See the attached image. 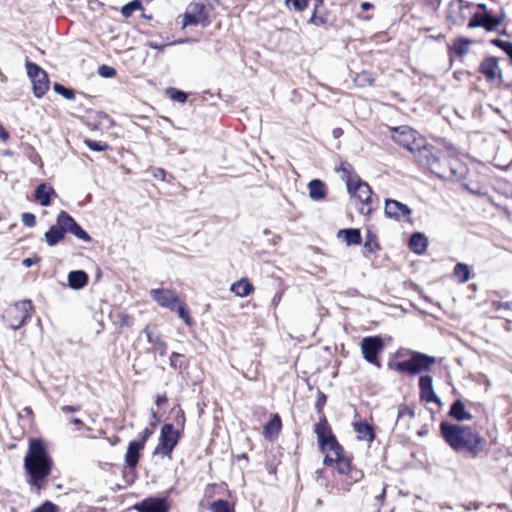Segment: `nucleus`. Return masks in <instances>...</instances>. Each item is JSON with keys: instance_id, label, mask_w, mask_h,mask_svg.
Instances as JSON below:
<instances>
[{"instance_id": "3c124183", "label": "nucleus", "mask_w": 512, "mask_h": 512, "mask_svg": "<svg viewBox=\"0 0 512 512\" xmlns=\"http://www.w3.org/2000/svg\"><path fill=\"white\" fill-rule=\"evenodd\" d=\"M182 358V355L179 354V353H172L171 357H170V363H171V366L176 368V367H180L181 366V363L179 362L180 359Z\"/></svg>"}, {"instance_id": "774afa93", "label": "nucleus", "mask_w": 512, "mask_h": 512, "mask_svg": "<svg viewBox=\"0 0 512 512\" xmlns=\"http://www.w3.org/2000/svg\"><path fill=\"white\" fill-rule=\"evenodd\" d=\"M144 332H145V334L147 335V338H148L149 342H152V339H151V335H150L149 329H148V328H146V329L144 330Z\"/></svg>"}, {"instance_id": "8fccbe9b", "label": "nucleus", "mask_w": 512, "mask_h": 512, "mask_svg": "<svg viewBox=\"0 0 512 512\" xmlns=\"http://www.w3.org/2000/svg\"><path fill=\"white\" fill-rule=\"evenodd\" d=\"M153 434V430L150 428H145L140 434H139V440L136 442H143V447H145L146 440Z\"/></svg>"}, {"instance_id": "e2e57ef3", "label": "nucleus", "mask_w": 512, "mask_h": 512, "mask_svg": "<svg viewBox=\"0 0 512 512\" xmlns=\"http://www.w3.org/2000/svg\"><path fill=\"white\" fill-rule=\"evenodd\" d=\"M281 297H282V294H281V293H277V294H275V295H274V297H273V300H272V301H273V303H274L275 305H277V304L280 302Z\"/></svg>"}, {"instance_id": "20e7f679", "label": "nucleus", "mask_w": 512, "mask_h": 512, "mask_svg": "<svg viewBox=\"0 0 512 512\" xmlns=\"http://www.w3.org/2000/svg\"><path fill=\"white\" fill-rule=\"evenodd\" d=\"M32 308L30 300L16 302L5 309L2 319L10 329L18 330L31 317Z\"/></svg>"}, {"instance_id": "680f3d73", "label": "nucleus", "mask_w": 512, "mask_h": 512, "mask_svg": "<svg viewBox=\"0 0 512 512\" xmlns=\"http://www.w3.org/2000/svg\"><path fill=\"white\" fill-rule=\"evenodd\" d=\"M343 130L341 128H334L332 131V135L335 139H338L342 136Z\"/></svg>"}, {"instance_id": "5701e85b", "label": "nucleus", "mask_w": 512, "mask_h": 512, "mask_svg": "<svg viewBox=\"0 0 512 512\" xmlns=\"http://www.w3.org/2000/svg\"><path fill=\"white\" fill-rule=\"evenodd\" d=\"M253 290V285L246 278L234 282L230 287V291L238 297H246L251 294Z\"/></svg>"}, {"instance_id": "aec40b11", "label": "nucleus", "mask_w": 512, "mask_h": 512, "mask_svg": "<svg viewBox=\"0 0 512 512\" xmlns=\"http://www.w3.org/2000/svg\"><path fill=\"white\" fill-rule=\"evenodd\" d=\"M51 196H56L55 190L45 183L40 184L35 190V198L42 206H49Z\"/></svg>"}, {"instance_id": "603ef678", "label": "nucleus", "mask_w": 512, "mask_h": 512, "mask_svg": "<svg viewBox=\"0 0 512 512\" xmlns=\"http://www.w3.org/2000/svg\"><path fill=\"white\" fill-rule=\"evenodd\" d=\"M492 306L495 310H501V309H510L511 304L509 302H500V301H494L492 302Z\"/></svg>"}, {"instance_id": "58836bf2", "label": "nucleus", "mask_w": 512, "mask_h": 512, "mask_svg": "<svg viewBox=\"0 0 512 512\" xmlns=\"http://www.w3.org/2000/svg\"><path fill=\"white\" fill-rule=\"evenodd\" d=\"M309 0H286L285 4L287 7H293L294 10L302 12L308 6Z\"/></svg>"}, {"instance_id": "f257e3e1", "label": "nucleus", "mask_w": 512, "mask_h": 512, "mask_svg": "<svg viewBox=\"0 0 512 512\" xmlns=\"http://www.w3.org/2000/svg\"><path fill=\"white\" fill-rule=\"evenodd\" d=\"M391 138L400 146L406 148L411 153L416 154L417 162L429 168L433 173L440 177L445 174L439 167L438 159L432 155L427 148L426 140L416 130L409 126H400L391 128Z\"/></svg>"}, {"instance_id": "f8f14e48", "label": "nucleus", "mask_w": 512, "mask_h": 512, "mask_svg": "<svg viewBox=\"0 0 512 512\" xmlns=\"http://www.w3.org/2000/svg\"><path fill=\"white\" fill-rule=\"evenodd\" d=\"M479 71L486 77L488 81L498 80L501 82L503 79L502 70L499 66V60L494 56H488L484 58L480 64Z\"/></svg>"}, {"instance_id": "1a4fd4ad", "label": "nucleus", "mask_w": 512, "mask_h": 512, "mask_svg": "<svg viewBox=\"0 0 512 512\" xmlns=\"http://www.w3.org/2000/svg\"><path fill=\"white\" fill-rule=\"evenodd\" d=\"M384 343L379 336H368L361 341L363 358L370 364L380 368L378 355L383 351Z\"/></svg>"}, {"instance_id": "9d476101", "label": "nucleus", "mask_w": 512, "mask_h": 512, "mask_svg": "<svg viewBox=\"0 0 512 512\" xmlns=\"http://www.w3.org/2000/svg\"><path fill=\"white\" fill-rule=\"evenodd\" d=\"M315 433L317 434L318 442L323 452H337L340 450V444L331 434L325 420L316 424Z\"/></svg>"}, {"instance_id": "72a5a7b5", "label": "nucleus", "mask_w": 512, "mask_h": 512, "mask_svg": "<svg viewBox=\"0 0 512 512\" xmlns=\"http://www.w3.org/2000/svg\"><path fill=\"white\" fill-rule=\"evenodd\" d=\"M175 310L177 311L179 317L185 322V324L190 326L191 323H192V320L190 318L189 310L187 308V305L183 301H181L179 299L178 303L176 304V309Z\"/></svg>"}, {"instance_id": "39448f33", "label": "nucleus", "mask_w": 512, "mask_h": 512, "mask_svg": "<svg viewBox=\"0 0 512 512\" xmlns=\"http://www.w3.org/2000/svg\"><path fill=\"white\" fill-rule=\"evenodd\" d=\"M435 363L436 359L434 357L420 352H413L411 359L400 361L396 364V370L415 375L429 370Z\"/></svg>"}, {"instance_id": "0eeeda50", "label": "nucleus", "mask_w": 512, "mask_h": 512, "mask_svg": "<svg viewBox=\"0 0 512 512\" xmlns=\"http://www.w3.org/2000/svg\"><path fill=\"white\" fill-rule=\"evenodd\" d=\"M179 433L172 424H165L161 428L159 442L153 454L155 456L171 458L172 451L178 443Z\"/></svg>"}, {"instance_id": "c756f323", "label": "nucleus", "mask_w": 512, "mask_h": 512, "mask_svg": "<svg viewBox=\"0 0 512 512\" xmlns=\"http://www.w3.org/2000/svg\"><path fill=\"white\" fill-rule=\"evenodd\" d=\"M347 245H358L361 243V234L358 229H343L338 232Z\"/></svg>"}, {"instance_id": "6e6552de", "label": "nucleus", "mask_w": 512, "mask_h": 512, "mask_svg": "<svg viewBox=\"0 0 512 512\" xmlns=\"http://www.w3.org/2000/svg\"><path fill=\"white\" fill-rule=\"evenodd\" d=\"M27 74L32 82L33 93L37 98L43 97L49 89L48 74L35 63L26 62Z\"/></svg>"}, {"instance_id": "69168bd1", "label": "nucleus", "mask_w": 512, "mask_h": 512, "mask_svg": "<svg viewBox=\"0 0 512 512\" xmlns=\"http://www.w3.org/2000/svg\"><path fill=\"white\" fill-rule=\"evenodd\" d=\"M372 7H373V6H372V4H371V3H369V2H363V3L361 4V8H362L363 10H369V9H371Z\"/></svg>"}, {"instance_id": "4c0bfd02", "label": "nucleus", "mask_w": 512, "mask_h": 512, "mask_svg": "<svg viewBox=\"0 0 512 512\" xmlns=\"http://www.w3.org/2000/svg\"><path fill=\"white\" fill-rule=\"evenodd\" d=\"M364 248L370 253H372L378 249V243L376 240V236L373 233H371L370 231H368L366 234Z\"/></svg>"}, {"instance_id": "13d9d810", "label": "nucleus", "mask_w": 512, "mask_h": 512, "mask_svg": "<svg viewBox=\"0 0 512 512\" xmlns=\"http://www.w3.org/2000/svg\"><path fill=\"white\" fill-rule=\"evenodd\" d=\"M155 402H156V405H157L158 407H160V406L164 405V404L167 402V397H166V395H165V394H163V395H157V397H156V401H155Z\"/></svg>"}, {"instance_id": "c03bdc74", "label": "nucleus", "mask_w": 512, "mask_h": 512, "mask_svg": "<svg viewBox=\"0 0 512 512\" xmlns=\"http://www.w3.org/2000/svg\"><path fill=\"white\" fill-rule=\"evenodd\" d=\"M98 73L102 77L111 78L116 75V70L113 67L101 65L98 69Z\"/></svg>"}, {"instance_id": "b1692460", "label": "nucleus", "mask_w": 512, "mask_h": 512, "mask_svg": "<svg viewBox=\"0 0 512 512\" xmlns=\"http://www.w3.org/2000/svg\"><path fill=\"white\" fill-rule=\"evenodd\" d=\"M450 416L458 421L471 420L472 415L466 411L465 405L461 400H457L451 406Z\"/></svg>"}, {"instance_id": "412c9836", "label": "nucleus", "mask_w": 512, "mask_h": 512, "mask_svg": "<svg viewBox=\"0 0 512 512\" xmlns=\"http://www.w3.org/2000/svg\"><path fill=\"white\" fill-rule=\"evenodd\" d=\"M68 283L72 289H82L88 283V275L82 270L71 271L68 274Z\"/></svg>"}, {"instance_id": "c85d7f7f", "label": "nucleus", "mask_w": 512, "mask_h": 512, "mask_svg": "<svg viewBox=\"0 0 512 512\" xmlns=\"http://www.w3.org/2000/svg\"><path fill=\"white\" fill-rule=\"evenodd\" d=\"M343 449L340 446V450L332 452L335 456V467L340 474H348L351 469L350 460L342 455Z\"/></svg>"}, {"instance_id": "37998d69", "label": "nucleus", "mask_w": 512, "mask_h": 512, "mask_svg": "<svg viewBox=\"0 0 512 512\" xmlns=\"http://www.w3.org/2000/svg\"><path fill=\"white\" fill-rule=\"evenodd\" d=\"M347 475H349V477L351 478V482L346 483L344 489L346 491H349L352 482H358L363 477V473L358 470H352V468H351L350 472Z\"/></svg>"}, {"instance_id": "79ce46f5", "label": "nucleus", "mask_w": 512, "mask_h": 512, "mask_svg": "<svg viewBox=\"0 0 512 512\" xmlns=\"http://www.w3.org/2000/svg\"><path fill=\"white\" fill-rule=\"evenodd\" d=\"M85 144L94 151H105L108 149V145L103 142H98L90 139L85 140Z\"/></svg>"}, {"instance_id": "423d86ee", "label": "nucleus", "mask_w": 512, "mask_h": 512, "mask_svg": "<svg viewBox=\"0 0 512 512\" xmlns=\"http://www.w3.org/2000/svg\"><path fill=\"white\" fill-rule=\"evenodd\" d=\"M348 193L353 199L359 201L362 206L359 212L363 215H369L373 211L372 189L360 178L347 188Z\"/></svg>"}, {"instance_id": "a18cd8bd", "label": "nucleus", "mask_w": 512, "mask_h": 512, "mask_svg": "<svg viewBox=\"0 0 512 512\" xmlns=\"http://www.w3.org/2000/svg\"><path fill=\"white\" fill-rule=\"evenodd\" d=\"M22 222L27 227H34L36 224V217L32 213H23L22 214Z\"/></svg>"}, {"instance_id": "6ab92c4d", "label": "nucleus", "mask_w": 512, "mask_h": 512, "mask_svg": "<svg viewBox=\"0 0 512 512\" xmlns=\"http://www.w3.org/2000/svg\"><path fill=\"white\" fill-rule=\"evenodd\" d=\"M309 197L314 201H321L327 195V187L324 182L319 179H313L308 183Z\"/></svg>"}, {"instance_id": "f704fd0d", "label": "nucleus", "mask_w": 512, "mask_h": 512, "mask_svg": "<svg viewBox=\"0 0 512 512\" xmlns=\"http://www.w3.org/2000/svg\"><path fill=\"white\" fill-rule=\"evenodd\" d=\"M211 512H234L230 503L226 500H217L210 505Z\"/></svg>"}, {"instance_id": "bf43d9fd", "label": "nucleus", "mask_w": 512, "mask_h": 512, "mask_svg": "<svg viewBox=\"0 0 512 512\" xmlns=\"http://www.w3.org/2000/svg\"><path fill=\"white\" fill-rule=\"evenodd\" d=\"M0 139L3 141H7L9 139V133L0 123Z\"/></svg>"}, {"instance_id": "a878e982", "label": "nucleus", "mask_w": 512, "mask_h": 512, "mask_svg": "<svg viewBox=\"0 0 512 512\" xmlns=\"http://www.w3.org/2000/svg\"><path fill=\"white\" fill-rule=\"evenodd\" d=\"M357 439L360 441L372 442L374 440L373 428L367 423H356L354 425Z\"/></svg>"}, {"instance_id": "de8ad7c7", "label": "nucleus", "mask_w": 512, "mask_h": 512, "mask_svg": "<svg viewBox=\"0 0 512 512\" xmlns=\"http://www.w3.org/2000/svg\"><path fill=\"white\" fill-rule=\"evenodd\" d=\"M57 506L51 502H45L42 506L34 510L33 512H56Z\"/></svg>"}, {"instance_id": "2eb2a0df", "label": "nucleus", "mask_w": 512, "mask_h": 512, "mask_svg": "<svg viewBox=\"0 0 512 512\" xmlns=\"http://www.w3.org/2000/svg\"><path fill=\"white\" fill-rule=\"evenodd\" d=\"M138 512H167L168 505L164 498H149L135 506Z\"/></svg>"}, {"instance_id": "bb28decb", "label": "nucleus", "mask_w": 512, "mask_h": 512, "mask_svg": "<svg viewBox=\"0 0 512 512\" xmlns=\"http://www.w3.org/2000/svg\"><path fill=\"white\" fill-rule=\"evenodd\" d=\"M336 171L341 173V178L346 182L347 188L359 179V177L353 173L352 166L348 162H342Z\"/></svg>"}, {"instance_id": "2f4dec72", "label": "nucleus", "mask_w": 512, "mask_h": 512, "mask_svg": "<svg viewBox=\"0 0 512 512\" xmlns=\"http://www.w3.org/2000/svg\"><path fill=\"white\" fill-rule=\"evenodd\" d=\"M471 41L467 38H458L454 41L452 50L458 56H464L469 52Z\"/></svg>"}, {"instance_id": "09e8293b", "label": "nucleus", "mask_w": 512, "mask_h": 512, "mask_svg": "<svg viewBox=\"0 0 512 512\" xmlns=\"http://www.w3.org/2000/svg\"><path fill=\"white\" fill-rule=\"evenodd\" d=\"M413 417V412L408 408H401L398 411L397 423L405 418L411 419Z\"/></svg>"}, {"instance_id": "4be33fe9", "label": "nucleus", "mask_w": 512, "mask_h": 512, "mask_svg": "<svg viewBox=\"0 0 512 512\" xmlns=\"http://www.w3.org/2000/svg\"><path fill=\"white\" fill-rule=\"evenodd\" d=\"M282 427L281 419L278 414H274L271 420L263 427L265 438L272 440L280 432Z\"/></svg>"}, {"instance_id": "49530a36", "label": "nucleus", "mask_w": 512, "mask_h": 512, "mask_svg": "<svg viewBox=\"0 0 512 512\" xmlns=\"http://www.w3.org/2000/svg\"><path fill=\"white\" fill-rule=\"evenodd\" d=\"M309 23L314 24L316 26H321L325 24V19L323 17L317 16V6L315 7L309 19Z\"/></svg>"}, {"instance_id": "f03ea898", "label": "nucleus", "mask_w": 512, "mask_h": 512, "mask_svg": "<svg viewBox=\"0 0 512 512\" xmlns=\"http://www.w3.org/2000/svg\"><path fill=\"white\" fill-rule=\"evenodd\" d=\"M440 431L446 443L454 451H465L474 458L483 451L486 444V440L480 433L470 426L442 422Z\"/></svg>"}, {"instance_id": "864d4df0", "label": "nucleus", "mask_w": 512, "mask_h": 512, "mask_svg": "<svg viewBox=\"0 0 512 512\" xmlns=\"http://www.w3.org/2000/svg\"><path fill=\"white\" fill-rule=\"evenodd\" d=\"M40 261V258L39 257H32V258H25L23 261H22V264L25 266V267H31L32 265L38 263Z\"/></svg>"}, {"instance_id": "5fc2aeb1", "label": "nucleus", "mask_w": 512, "mask_h": 512, "mask_svg": "<svg viewBox=\"0 0 512 512\" xmlns=\"http://www.w3.org/2000/svg\"><path fill=\"white\" fill-rule=\"evenodd\" d=\"M330 453L331 454L327 453L324 458V464L327 466H331V465L335 464V456L332 452H330Z\"/></svg>"}, {"instance_id": "ea45409f", "label": "nucleus", "mask_w": 512, "mask_h": 512, "mask_svg": "<svg viewBox=\"0 0 512 512\" xmlns=\"http://www.w3.org/2000/svg\"><path fill=\"white\" fill-rule=\"evenodd\" d=\"M54 91L68 100H72L75 97V93L73 90L68 89L58 83L54 84Z\"/></svg>"}, {"instance_id": "ddd939ff", "label": "nucleus", "mask_w": 512, "mask_h": 512, "mask_svg": "<svg viewBox=\"0 0 512 512\" xmlns=\"http://www.w3.org/2000/svg\"><path fill=\"white\" fill-rule=\"evenodd\" d=\"M411 213L412 211L407 205L393 199L385 200V214L387 217L396 220L409 219Z\"/></svg>"}, {"instance_id": "cd10ccee", "label": "nucleus", "mask_w": 512, "mask_h": 512, "mask_svg": "<svg viewBox=\"0 0 512 512\" xmlns=\"http://www.w3.org/2000/svg\"><path fill=\"white\" fill-rule=\"evenodd\" d=\"M45 241L49 246L57 245L65 236L57 224L50 227V229L45 233Z\"/></svg>"}, {"instance_id": "4468645a", "label": "nucleus", "mask_w": 512, "mask_h": 512, "mask_svg": "<svg viewBox=\"0 0 512 512\" xmlns=\"http://www.w3.org/2000/svg\"><path fill=\"white\" fill-rule=\"evenodd\" d=\"M500 23V19L492 17L489 13H476L470 19L468 28L483 27L487 31H493Z\"/></svg>"}, {"instance_id": "7ed1b4c3", "label": "nucleus", "mask_w": 512, "mask_h": 512, "mask_svg": "<svg viewBox=\"0 0 512 512\" xmlns=\"http://www.w3.org/2000/svg\"><path fill=\"white\" fill-rule=\"evenodd\" d=\"M24 468L29 475V484L38 490L42 482L51 473L52 459L40 439H32L24 458Z\"/></svg>"}, {"instance_id": "473e14b6", "label": "nucleus", "mask_w": 512, "mask_h": 512, "mask_svg": "<svg viewBox=\"0 0 512 512\" xmlns=\"http://www.w3.org/2000/svg\"><path fill=\"white\" fill-rule=\"evenodd\" d=\"M454 275L458 278L460 283H465L470 279L469 267L464 263H458L454 267Z\"/></svg>"}, {"instance_id": "9b49d317", "label": "nucleus", "mask_w": 512, "mask_h": 512, "mask_svg": "<svg viewBox=\"0 0 512 512\" xmlns=\"http://www.w3.org/2000/svg\"><path fill=\"white\" fill-rule=\"evenodd\" d=\"M149 294L161 307L168 308L173 311L176 309V304L179 300L176 292L166 288H158L152 289Z\"/></svg>"}, {"instance_id": "393cba45", "label": "nucleus", "mask_w": 512, "mask_h": 512, "mask_svg": "<svg viewBox=\"0 0 512 512\" xmlns=\"http://www.w3.org/2000/svg\"><path fill=\"white\" fill-rule=\"evenodd\" d=\"M427 244V238L419 232L414 233L409 241L410 249L417 254L423 253L427 248Z\"/></svg>"}, {"instance_id": "a19ab883", "label": "nucleus", "mask_w": 512, "mask_h": 512, "mask_svg": "<svg viewBox=\"0 0 512 512\" xmlns=\"http://www.w3.org/2000/svg\"><path fill=\"white\" fill-rule=\"evenodd\" d=\"M169 95H170V98L174 101H177V102H180V103H184L186 102L187 100V94L185 92H182L180 90H176V89H170L168 91Z\"/></svg>"}, {"instance_id": "7c9ffc66", "label": "nucleus", "mask_w": 512, "mask_h": 512, "mask_svg": "<svg viewBox=\"0 0 512 512\" xmlns=\"http://www.w3.org/2000/svg\"><path fill=\"white\" fill-rule=\"evenodd\" d=\"M56 224L62 228V231L64 234L67 232H70L72 229V226L76 224V221L65 211H61L57 215V222Z\"/></svg>"}, {"instance_id": "f3484780", "label": "nucleus", "mask_w": 512, "mask_h": 512, "mask_svg": "<svg viewBox=\"0 0 512 512\" xmlns=\"http://www.w3.org/2000/svg\"><path fill=\"white\" fill-rule=\"evenodd\" d=\"M419 388L421 398L423 400L427 402L439 401L438 397L436 396L433 390V379L431 376H421L419 379Z\"/></svg>"}, {"instance_id": "4d7b16f0", "label": "nucleus", "mask_w": 512, "mask_h": 512, "mask_svg": "<svg viewBox=\"0 0 512 512\" xmlns=\"http://www.w3.org/2000/svg\"><path fill=\"white\" fill-rule=\"evenodd\" d=\"M154 177L156 178H159L161 180H165V176H166V172L164 169L162 168H157L154 173H153Z\"/></svg>"}, {"instance_id": "dca6fc26", "label": "nucleus", "mask_w": 512, "mask_h": 512, "mask_svg": "<svg viewBox=\"0 0 512 512\" xmlns=\"http://www.w3.org/2000/svg\"><path fill=\"white\" fill-rule=\"evenodd\" d=\"M204 6L200 3H191L184 14L183 26L196 25L203 20Z\"/></svg>"}, {"instance_id": "c9c22d12", "label": "nucleus", "mask_w": 512, "mask_h": 512, "mask_svg": "<svg viewBox=\"0 0 512 512\" xmlns=\"http://www.w3.org/2000/svg\"><path fill=\"white\" fill-rule=\"evenodd\" d=\"M142 8L141 2L138 0H134L124 5L121 13L124 17H130L134 11Z\"/></svg>"}, {"instance_id": "e433bc0d", "label": "nucleus", "mask_w": 512, "mask_h": 512, "mask_svg": "<svg viewBox=\"0 0 512 512\" xmlns=\"http://www.w3.org/2000/svg\"><path fill=\"white\" fill-rule=\"evenodd\" d=\"M70 233L85 242H90L92 240L90 235L85 230H83L77 222L72 226Z\"/></svg>"}, {"instance_id": "0e129e2a", "label": "nucleus", "mask_w": 512, "mask_h": 512, "mask_svg": "<svg viewBox=\"0 0 512 512\" xmlns=\"http://www.w3.org/2000/svg\"><path fill=\"white\" fill-rule=\"evenodd\" d=\"M71 423L76 425V426H82L83 425V421L79 418H72L71 419Z\"/></svg>"}, {"instance_id": "6e6d98bb", "label": "nucleus", "mask_w": 512, "mask_h": 512, "mask_svg": "<svg viewBox=\"0 0 512 512\" xmlns=\"http://www.w3.org/2000/svg\"><path fill=\"white\" fill-rule=\"evenodd\" d=\"M491 43L503 50V47L508 45L509 41H505V40H501V39H493V40H491Z\"/></svg>"}, {"instance_id": "a211bd4d", "label": "nucleus", "mask_w": 512, "mask_h": 512, "mask_svg": "<svg viewBox=\"0 0 512 512\" xmlns=\"http://www.w3.org/2000/svg\"><path fill=\"white\" fill-rule=\"evenodd\" d=\"M143 449H144L143 442L131 441L128 444L127 452L125 454V462L128 467H130V468L136 467L138 460H139L140 452Z\"/></svg>"}, {"instance_id": "338daca9", "label": "nucleus", "mask_w": 512, "mask_h": 512, "mask_svg": "<svg viewBox=\"0 0 512 512\" xmlns=\"http://www.w3.org/2000/svg\"><path fill=\"white\" fill-rule=\"evenodd\" d=\"M466 187H467V188L471 191V193H473V194H478V195H484V194H485L484 192H482V191H481V190H479V189H478V190H474V189H470L468 186H466Z\"/></svg>"}, {"instance_id": "052dcab7", "label": "nucleus", "mask_w": 512, "mask_h": 512, "mask_svg": "<svg viewBox=\"0 0 512 512\" xmlns=\"http://www.w3.org/2000/svg\"><path fill=\"white\" fill-rule=\"evenodd\" d=\"M78 410H79V408L78 407H74V406L66 405V406L61 407V411L63 413H72V412H76Z\"/></svg>"}]
</instances>
